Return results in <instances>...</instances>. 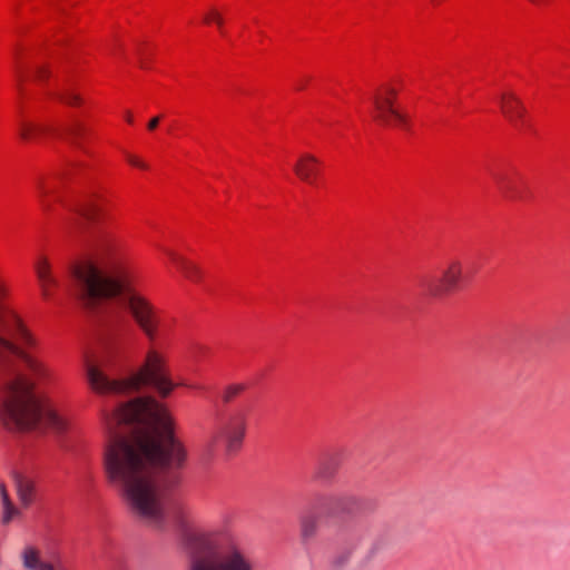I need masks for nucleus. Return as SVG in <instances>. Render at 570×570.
<instances>
[{
  "label": "nucleus",
  "instance_id": "1",
  "mask_svg": "<svg viewBox=\"0 0 570 570\" xmlns=\"http://www.w3.org/2000/svg\"><path fill=\"white\" fill-rule=\"evenodd\" d=\"M104 452L108 482L132 515L160 530L167 521L165 495L183 480L188 453L174 433L167 410L154 397H138L106 416Z\"/></svg>",
  "mask_w": 570,
  "mask_h": 570
},
{
  "label": "nucleus",
  "instance_id": "2",
  "mask_svg": "<svg viewBox=\"0 0 570 570\" xmlns=\"http://www.w3.org/2000/svg\"><path fill=\"white\" fill-rule=\"evenodd\" d=\"M32 344L31 335L16 313L3 311L0 315V419L11 431L65 433L69 419L36 393L56 381V372L28 350Z\"/></svg>",
  "mask_w": 570,
  "mask_h": 570
},
{
  "label": "nucleus",
  "instance_id": "3",
  "mask_svg": "<svg viewBox=\"0 0 570 570\" xmlns=\"http://www.w3.org/2000/svg\"><path fill=\"white\" fill-rule=\"evenodd\" d=\"M97 259L72 271L75 291L87 306L117 298L149 341H155L160 325L157 308L132 288L131 273L120 255V243L108 232H98L92 239Z\"/></svg>",
  "mask_w": 570,
  "mask_h": 570
},
{
  "label": "nucleus",
  "instance_id": "4",
  "mask_svg": "<svg viewBox=\"0 0 570 570\" xmlns=\"http://www.w3.org/2000/svg\"><path fill=\"white\" fill-rule=\"evenodd\" d=\"M174 522L189 550L187 570H255L250 556L224 531L193 530V515L188 508L177 507Z\"/></svg>",
  "mask_w": 570,
  "mask_h": 570
},
{
  "label": "nucleus",
  "instance_id": "5",
  "mask_svg": "<svg viewBox=\"0 0 570 570\" xmlns=\"http://www.w3.org/2000/svg\"><path fill=\"white\" fill-rule=\"evenodd\" d=\"M87 376L94 391L99 394H125L151 386L161 397H167L176 384L173 382L164 354L150 348L141 367L126 380H111L104 366L88 365Z\"/></svg>",
  "mask_w": 570,
  "mask_h": 570
},
{
  "label": "nucleus",
  "instance_id": "6",
  "mask_svg": "<svg viewBox=\"0 0 570 570\" xmlns=\"http://www.w3.org/2000/svg\"><path fill=\"white\" fill-rule=\"evenodd\" d=\"M463 278V266L459 259H450L439 276L423 275L419 278L422 294L431 299L442 298L456 291Z\"/></svg>",
  "mask_w": 570,
  "mask_h": 570
},
{
  "label": "nucleus",
  "instance_id": "7",
  "mask_svg": "<svg viewBox=\"0 0 570 570\" xmlns=\"http://www.w3.org/2000/svg\"><path fill=\"white\" fill-rule=\"evenodd\" d=\"M246 430V412L239 409H233L222 416L217 434L214 436V442L217 441L218 438H223L226 452L235 453L242 448Z\"/></svg>",
  "mask_w": 570,
  "mask_h": 570
},
{
  "label": "nucleus",
  "instance_id": "8",
  "mask_svg": "<svg viewBox=\"0 0 570 570\" xmlns=\"http://www.w3.org/2000/svg\"><path fill=\"white\" fill-rule=\"evenodd\" d=\"M396 95L397 92L394 88L386 87L384 94H376L374 96L373 102L376 110L374 118L383 126H400L407 129L410 121L407 115L401 112L394 105Z\"/></svg>",
  "mask_w": 570,
  "mask_h": 570
},
{
  "label": "nucleus",
  "instance_id": "9",
  "mask_svg": "<svg viewBox=\"0 0 570 570\" xmlns=\"http://www.w3.org/2000/svg\"><path fill=\"white\" fill-rule=\"evenodd\" d=\"M331 511L337 514H356L372 512L375 503L354 494H335L330 498Z\"/></svg>",
  "mask_w": 570,
  "mask_h": 570
},
{
  "label": "nucleus",
  "instance_id": "10",
  "mask_svg": "<svg viewBox=\"0 0 570 570\" xmlns=\"http://www.w3.org/2000/svg\"><path fill=\"white\" fill-rule=\"evenodd\" d=\"M364 537L358 532H351L344 540L343 547L333 556L331 567L333 570H343L350 564L354 553L362 546Z\"/></svg>",
  "mask_w": 570,
  "mask_h": 570
},
{
  "label": "nucleus",
  "instance_id": "11",
  "mask_svg": "<svg viewBox=\"0 0 570 570\" xmlns=\"http://www.w3.org/2000/svg\"><path fill=\"white\" fill-rule=\"evenodd\" d=\"M500 108L503 116L515 127L523 125L525 107L513 92H504L500 97Z\"/></svg>",
  "mask_w": 570,
  "mask_h": 570
},
{
  "label": "nucleus",
  "instance_id": "12",
  "mask_svg": "<svg viewBox=\"0 0 570 570\" xmlns=\"http://www.w3.org/2000/svg\"><path fill=\"white\" fill-rule=\"evenodd\" d=\"M21 561L24 570H63L59 561L43 559L41 551L33 546L23 548Z\"/></svg>",
  "mask_w": 570,
  "mask_h": 570
},
{
  "label": "nucleus",
  "instance_id": "13",
  "mask_svg": "<svg viewBox=\"0 0 570 570\" xmlns=\"http://www.w3.org/2000/svg\"><path fill=\"white\" fill-rule=\"evenodd\" d=\"M320 160L312 154H303L298 157L294 165L296 176L307 184H315L320 173Z\"/></svg>",
  "mask_w": 570,
  "mask_h": 570
},
{
  "label": "nucleus",
  "instance_id": "14",
  "mask_svg": "<svg viewBox=\"0 0 570 570\" xmlns=\"http://www.w3.org/2000/svg\"><path fill=\"white\" fill-rule=\"evenodd\" d=\"M16 494L22 508H29L36 500L37 485L35 480L23 474L13 475Z\"/></svg>",
  "mask_w": 570,
  "mask_h": 570
},
{
  "label": "nucleus",
  "instance_id": "15",
  "mask_svg": "<svg viewBox=\"0 0 570 570\" xmlns=\"http://www.w3.org/2000/svg\"><path fill=\"white\" fill-rule=\"evenodd\" d=\"M35 269L40 283L42 296L45 298H50L51 289L57 287L59 283L57 278L51 274L50 264L47 258H39V261L36 263Z\"/></svg>",
  "mask_w": 570,
  "mask_h": 570
},
{
  "label": "nucleus",
  "instance_id": "16",
  "mask_svg": "<svg viewBox=\"0 0 570 570\" xmlns=\"http://www.w3.org/2000/svg\"><path fill=\"white\" fill-rule=\"evenodd\" d=\"M165 253L170 257V259L177 265V267L181 271L186 278L191 282H198L202 278L200 268L194 263L189 262L183 256H179L173 250L165 249Z\"/></svg>",
  "mask_w": 570,
  "mask_h": 570
},
{
  "label": "nucleus",
  "instance_id": "17",
  "mask_svg": "<svg viewBox=\"0 0 570 570\" xmlns=\"http://www.w3.org/2000/svg\"><path fill=\"white\" fill-rule=\"evenodd\" d=\"M70 210H72L79 218L87 222H95L99 214L98 206L89 199L77 202L70 206Z\"/></svg>",
  "mask_w": 570,
  "mask_h": 570
},
{
  "label": "nucleus",
  "instance_id": "18",
  "mask_svg": "<svg viewBox=\"0 0 570 570\" xmlns=\"http://www.w3.org/2000/svg\"><path fill=\"white\" fill-rule=\"evenodd\" d=\"M338 468V459L334 455L323 458L315 470L317 480H330L334 476Z\"/></svg>",
  "mask_w": 570,
  "mask_h": 570
},
{
  "label": "nucleus",
  "instance_id": "19",
  "mask_svg": "<svg viewBox=\"0 0 570 570\" xmlns=\"http://www.w3.org/2000/svg\"><path fill=\"white\" fill-rule=\"evenodd\" d=\"M37 191L41 207L45 210H49L51 206L49 198L50 196H56L57 194L56 183L49 180H39L37 183Z\"/></svg>",
  "mask_w": 570,
  "mask_h": 570
},
{
  "label": "nucleus",
  "instance_id": "20",
  "mask_svg": "<svg viewBox=\"0 0 570 570\" xmlns=\"http://www.w3.org/2000/svg\"><path fill=\"white\" fill-rule=\"evenodd\" d=\"M53 131L50 126L22 121L20 126V136L24 140L33 139L42 134Z\"/></svg>",
  "mask_w": 570,
  "mask_h": 570
},
{
  "label": "nucleus",
  "instance_id": "21",
  "mask_svg": "<svg viewBox=\"0 0 570 570\" xmlns=\"http://www.w3.org/2000/svg\"><path fill=\"white\" fill-rule=\"evenodd\" d=\"M85 131H86L85 125L77 119H73L65 128V132L67 136H69L71 142L80 149H82V146H81L79 139L85 134Z\"/></svg>",
  "mask_w": 570,
  "mask_h": 570
},
{
  "label": "nucleus",
  "instance_id": "22",
  "mask_svg": "<svg viewBox=\"0 0 570 570\" xmlns=\"http://www.w3.org/2000/svg\"><path fill=\"white\" fill-rule=\"evenodd\" d=\"M318 520L315 515H305L301 521V532L304 539H311L316 534Z\"/></svg>",
  "mask_w": 570,
  "mask_h": 570
},
{
  "label": "nucleus",
  "instance_id": "23",
  "mask_svg": "<svg viewBox=\"0 0 570 570\" xmlns=\"http://www.w3.org/2000/svg\"><path fill=\"white\" fill-rule=\"evenodd\" d=\"M1 523L8 525L13 519L21 515V511L13 504V502L1 504Z\"/></svg>",
  "mask_w": 570,
  "mask_h": 570
},
{
  "label": "nucleus",
  "instance_id": "24",
  "mask_svg": "<svg viewBox=\"0 0 570 570\" xmlns=\"http://www.w3.org/2000/svg\"><path fill=\"white\" fill-rule=\"evenodd\" d=\"M204 22L207 24L214 22L219 29V31L224 35V19L222 13L216 8H209V10L204 14Z\"/></svg>",
  "mask_w": 570,
  "mask_h": 570
},
{
  "label": "nucleus",
  "instance_id": "25",
  "mask_svg": "<svg viewBox=\"0 0 570 570\" xmlns=\"http://www.w3.org/2000/svg\"><path fill=\"white\" fill-rule=\"evenodd\" d=\"M58 98L68 106H80L83 101L80 95L69 89L58 94Z\"/></svg>",
  "mask_w": 570,
  "mask_h": 570
},
{
  "label": "nucleus",
  "instance_id": "26",
  "mask_svg": "<svg viewBox=\"0 0 570 570\" xmlns=\"http://www.w3.org/2000/svg\"><path fill=\"white\" fill-rule=\"evenodd\" d=\"M244 390H245V385H243V384L228 385L223 392V401L225 403H229L238 394H240Z\"/></svg>",
  "mask_w": 570,
  "mask_h": 570
},
{
  "label": "nucleus",
  "instance_id": "27",
  "mask_svg": "<svg viewBox=\"0 0 570 570\" xmlns=\"http://www.w3.org/2000/svg\"><path fill=\"white\" fill-rule=\"evenodd\" d=\"M499 187L502 191V194L509 198V199H514L517 198V195L513 193V189L512 187L510 186L509 183H507L504 179H499Z\"/></svg>",
  "mask_w": 570,
  "mask_h": 570
},
{
  "label": "nucleus",
  "instance_id": "28",
  "mask_svg": "<svg viewBox=\"0 0 570 570\" xmlns=\"http://www.w3.org/2000/svg\"><path fill=\"white\" fill-rule=\"evenodd\" d=\"M49 75H50V72L47 69V67L40 66V67L36 68L35 76H36V79L39 81L47 79L49 77Z\"/></svg>",
  "mask_w": 570,
  "mask_h": 570
},
{
  "label": "nucleus",
  "instance_id": "29",
  "mask_svg": "<svg viewBox=\"0 0 570 570\" xmlns=\"http://www.w3.org/2000/svg\"><path fill=\"white\" fill-rule=\"evenodd\" d=\"M127 160L130 165L132 166H136L138 168H141V169H147L148 166L146 163H144L142 160H140L138 157L136 156H132V155H127Z\"/></svg>",
  "mask_w": 570,
  "mask_h": 570
},
{
  "label": "nucleus",
  "instance_id": "30",
  "mask_svg": "<svg viewBox=\"0 0 570 570\" xmlns=\"http://www.w3.org/2000/svg\"><path fill=\"white\" fill-rule=\"evenodd\" d=\"M0 499H1V504L12 502L4 483H0Z\"/></svg>",
  "mask_w": 570,
  "mask_h": 570
},
{
  "label": "nucleus",
  "instance_id": "31",
  "mask_svg": "<svg viewBox=\"0 0 570 570\" xmlns=\"http://www.w3.org/2000/svg\"><path fill=\"white\" fill-rule=\"evenodd\" d=\"M159 122H160V116L153 117L147 124V129L155 130L158 127Z\"/></svg>",
  "mask_w": 570,
  "mask_h": 570
},
{
  "label": "nucleus",
  "instance_id": "32",
  "mask_svg": "<svg viewBox=\"0 0 570 570\" xmlns=\"http://www.w3.org/2000/svg\"><path fill=\"white\" fill-rule=\"evenodd\" d=\"M352 570H370V568L366 563L360 562Z\"/></svg>",
  "mask_w": 570,
  "mask_h": 570
},
{
  "label": "nucleus",
  "instance_id": "33",
  "mask_svg": "<svg viewBox=\"0 0 570 570\" xmlns=\"http://www.w3.org/2000/svg\"><path fill=\"white\" fill-rule=\"evenodd\" d=\"M125 117H126V120H127L129 124H131V122H132V115H131L129 111H127V112H126Z\"/></svg>",
  "mask_w": 570,
  "mask_h": 570
},
{
  "label": "nucleus",
  "instance_id": "34",
  "mask_svg": "<svg viewBox=\"0 0 570 570\" xmlns=\"http://www.w3.org/2000/svg\"><path fill=\"white\" fill-rule=\"evenodd\" d=\"M529 1L534 3V4H538V3L542 2L543 0H529Z\"/></svg>",
  "mask_w": 570,
  "mask_h": 570
},
{
  "label": "nucleus",
  "instance_id": "35",
  "mask_svg": "<svg viewBox=\"0 0 570 570\" xmlns=\"http://www.w3.org/2000/svg\"><path fill=\"white\" fill-rule=\"evenodd\" d=\"M56 200L62 203V199L58 195L56 196Z\"/></svg>",
  "mask_w": 570,
  "mask_h": 570
},
{
  "label": "nucleus",
  "instance_id": "36",
  "mask_svg": "<svg viewBox=\"0 0 570 570\" xmlns=\"http://www.w3.org/2000/svg\"><path fill=\"white\" fill-rule=\"evenodd\" d=\"M18 78H19V80H21V79H22V76L20 75V71H19V70H18Z\"/></svg>",
  "mask_w": 570,
  "mask_h": 570
}]
</instances>
